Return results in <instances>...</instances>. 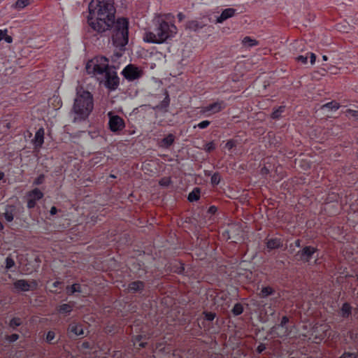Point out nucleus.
Segmentation results:
<instances>
[{
    "label": "nucleus",
    "instance_id": "31",
    "mask_svg": "<svg viewBox=\"0 0 358 358\" xmlns=\"http://www.w3.org/2000/svg\"><path fill=\"white\" fill-rule=\"evenodd\" d=\"M345 115L348 118H354L355 120H358V110L347 109L345 111Z\"/></svg>",
    "mask_w": 358,
    "mask_h": 358
},
{
    "label": "nucleus",
    "instance_id": "43",
    "mask_svg": "<svg viewBox=\"0 0 358 358\" xmlns=\"http://www.w3.org/2000/svg\"><path fill=\"white\" fill-rule=\"evenodd\" d=\"M296 60L303 64H306L308 62V56L299 55L296 57Z\"/></svg>",
    "mask_w": 358,
    "mask_h": 358
},
{
    "label": "nucleus",
    "instance_id": "7",
    "mask_svg": "<svg viewBox=\"0 0 358 358\" xmlns=\"http://www.w3.org/2000/svg\"><path fill=\"white\" fill-rule=\"evenodd\" d=\"M317 251V248L311 245L305 246L296 252L295 257L303 263H309Z\"/></svg>",
    "mask_w": 358,
    "mask_h": 358
},
{
    "label": "nucleus",
    "instance_id": "22",
    "mask_svg": "<svg viewBox=\"0 0 358 358\" xmlns=\"http://www.w3.org/2000/svg\"><path fill=\"white\" fill-rule=\"evenodd\" d=\"M352 308L350 303H344L341 308V315L343 318H348L352 313Z\"/></svg>",
    "mask_w": 358,
    "mask_h": 358
},
{
    "label": "nucleus",
    "instance_id": "52",
    "mask_svg": "<svg viewBox=\"0 0 358 358\" xmlns=\"http://www.w3.org/2000/svg\"><path fill=\"white\" fill-rule=\"evenodd\" d=\"M6 43H11L13 42V38L10 36H8L7 34L3 39Z\"/></svg>",
    "mask_w": 358,
    "mask_h": 358
},
{
    "label": "nucleus",
    "instance_id": "30",
    "mask_svg": "<svg viewBox=\"0 0 358 358\" xmlns=\"http://www.w3.org/2000/svg\"><path fill=\"white\" fill-rule=\"evenodd\" d=\"M243 312V307L241 303H237L234 305L232 309V313L234 315L238 316Z\"/></svg>",
    "mask_w": 358,
    "mask_h": 358
},
{
    "label": "nucleus",
    "instance_id": "58",
    "mask_svg": "<svg viewBox=\"0 0 358 358\" xmlns=\"http://www.w3.org/2000/svg\"><path fill=\"white\" fill-rule=\"evenodd\" d=\"M322 59H323V61H327V60H328V57H327V56H326V55H323V56H322Z\"/></svg>",
    "mask_w": 358,
    "mask_h": 358
},
{
    "label": "nucleus",
    "instance_id": "40",
    "mask_svg": "<svg viewBox=\"0 0 358 358\" xmlns=\"http://www.w3.org/2000/svg\"><path fill=\"white\" fill-rule=\"evenodd\" d=\"M19 338V335L17 334H13L6 336V340L9 343H13Z\"/></svg>",
    "mask_w": 358,
    "mask_h": 358
},
{
    "label": "nucleus",
    "instance_id": "62",
    "mask_svg": "<svg viewBox=\"0 0 358 358\" xmlns=\"http://www.w3.org/2000/svg\"><path fill=\"white\" fill-rule=\"evenodd\" d=\"M110 176L111 178H115V176L114 175H112V174H111Z\"/></svg>",
    "mask_w": 358,
    "mask_h": 358
},
{
    "label": "nucleus",
    "instance_id": "11",
    "mask_svg": "<svg viewBox=\"0 0 358 358\" xmlns=\"http://www.w3.org/2000/svg\"><path fill=\"white\" fill-rule=\"evenodd\" d=\"M122 74L129 81H133L141 76L142 71L138 67L130 64L122 70Z\"/></svg>",
    "mask_w": 358,
    "mask_h": 358
},
{
    "label": "nucleus",
    "instance_id": "6",
    "mask_svg": "<svg viewBox=\"0 0 358 358\" xmlns=\"http://www.w3.org/2000/svg\"><path fill=\"white\" fill-rule=\"evenodd\" d=\"M108 117L109 129L114 133H118L122 131L125 127L124 120L113 112L110 111L107 114Z\"/></svg>",
    "mask_w": 358,
    "mask_h": 358
},
{
    "label": "nucleus",
    "instance_id": "25",
    "mask_svg": "<svg viewBox=\"0 0 358 358\" xmlns=\"http://www.w3.org/2000/svg\"><path fill=\"white\" fill-rule=\"evenodd\" d=\"M14 212H15V207L14 206H8L6 208V211L3 213L4 217L6 220L8 222H10L14 219Z\"/></svg>",
    "mask_w": 358,
    "mask_h": 358
},
{
    "label": "nucleus",
    "instance_id": "17",
    "mask_svg": "<svg viewBox=\"0 0 358 358\" xmlns=\"http://www.w3.org/2000/svg\"><path fill=\"white\" fill-rule=\"evenodd\" d=\"M266 247L269 250L278 249L282 247V241L279 238L268 239L266 243Z\"/></svg>",
    "mask_w": 358,
    "mask_h": 358
},
{
    "label": "nucleus",
    "instance_id": "36",
    "mask_svg": "<svg viewBox=\"0 0 358 358\" xmlns=\"http://www.w3.org/2000/svg\"><path fill=\"white\" fill-rule=\"evenodd\" d=\"M339 358H358L357 352L345 351Z\"/></svg>",
    "mask_w": 358,
    "mask_h": 358
},
{
    "label": "nucleus",
    "instance_id": "50",
    "mask_svg": "<svg viewBox=\"0 0 358 358\" xmlns=\"http://www.w3.org/2000/svg\"><path fill=\"white\" fill-rule=\"evenodd\" d=\"M7 34V30H1L0 29V41H3L4 39L5 36Z\"/></svg>",
    "mask_w": 358,
    "mask_h": 358
},
{
    "label": "nucleus",
    "instance_id": "56",
    "mask_svg": "<svg viewBox=\"0 0 358 358\" xmlns=\"http://www.w3.org/2000/svg\"><path fill=\"white\" fill-rule=\"evenodd\" d=\"M146 345H147V343L146 342H141V343H139V347L141 348H145Z\"/></svg>",
    "mask_w": 358,
    "mask_h": 358
},
{
    "label": "nucleus",
    "instance_id": "13",
    "mask_svg": "<svg viewBox=\"0 0 358 358\" xmlns=\"http://www.w3.org/2000/svg\"><path fill=\"white\" fill-rule=\"evenodd\" d=\"M69 334H73V336H78L84 334L83 325L80 323L73 322L69 324L68 327Z\"/></svg>",
    "mask_w": 358,
    "mask_h": 358
},
{
    "label": "nucleus",
    "instance_id": "1",
    "mask_svg": "<svg viewBox=\"0 0 358 358\" xmlns=\"http://www.w3.org/2000/svg\"><path fill=\"white\" fill-rule=\"evenodd\" d=\"M88 10L89 28L97 34L110 29L113 45L120 50L124 48L129 41V20L123 17L115 20L113 0H92Z\"/></svg>",
    "mask_w": 358,
    "mask_h": 358
},
{
    "label": "nucleus",
    "instance_id": "32",
    "mask_svg": "<svg viewBox=\"0 0 358 358\" xmlns=\"http://www.w3.org/2000/svg\"><path fill=\"white\" fill-rule=\"evenodd\" d=\"M324 107L329 108L331 110H336L340 108V104L336 101H330L324 105Z\"/></svg>",
    "mask_w": 358,
    "mask_h": 358
},
{
    "label": "nucleus",
    "instance_id": "46",
    "mask_svg": "<svg viewBox=\"0 0 358 358\" xmlns=\"http://www.w3.org/2000/svg\"><path fill=\"white\" fill-rule=\"evenodd\" d=\"M270 171L269 169L266 167V166H263L262 169H261V171H260V173L261 175H262L263 176H267L268 173H269Z\"/></svg>",
    "mask_w": 358,
    "mask_h": 358
},
{
    "label": "nucleus",
    "instance_id": "45",
    "mask_svg": "<svg viewBox=\"0 0 358 358\" xmlns=\"http://www.w3.org/2000/svg\"><path fill=\"white\" fill-rule=\"evenodd\" d=\"M62 210L57 209L55 206H52L50 210V215L53 217L56 215L58 213H61Z\"/></svg>",
    "mask_w": 358,
    "mask_h": 358
},
{
    "label": "nucleus",
    "instance_id": "54",
    "mask_svg": "<svg viewBox=\"0 0 358 358\" xmlns=\"http://www.w3.org/2000/svg\"><path fill=\"white\" fill-rule=\"evenodd\" d=\"M105 331L107 333V334H110V333H112L113 332V327H109V326H107L105 329Z\"/></svg>",
    "mask_w": 358,
    "mask_h": 358
},
{
    "label": "nucleus",
    "instance_id": "5",
    "mask_svg": "<svg viewBox=\"0 0 358 358\" xmlns=\"http://www.w3.org/2000/svg\"><path fill=\"white\" fill-rule=\"evenodd\" d=\"M289 320L288 317L283 316L280 323L272 327L271 333L276 335L279 338L288 336L291 334L292 327L289 324Z\"/></svg>",
    "mask_w": 358,
    "mask_h": 358
},
{
    "label": "nucleus",
    "instance_id": "49",
    "mask_svg": "<svg viewBox=\"0 0 358 358\" xmlns=\"http://www.w3.org/2000/svg\"><path fill=\"white\" fill-rule=\"evenodd\" d=\"M308 55H310V62L311 64H314L316 60V55L313 52H309Z\"/></svg>",
    "mask_w": 358,
    "mask_h": 358
},
{
    "label": "nucleus",
    "instance_id": "12",
    "mask_svg": "<svg viewBox=\"0 0 358 358\" xmlns=\"http://www.w3.org/2000/svg\"><path fill=\"white\" fill-rule=\"evenodd\" d=\"M236 13V10L233 8H227L222 10L220 16L216 19V23L221 24L225 20L234 17Z\"/></svg>",
    "mask_w": 358,
    "mask_h": 358
},
{
    "label": "nucleus",
    "instance_id": "39",
    "mask_svg": "<svg viewBox=\"0 0 358 358\" xmlns=\"http://www.w3.org/2000/svg\"><path fill=\"white\" fill-rule=\"evenodd\" d=\"M210 124V122L208 120H203L199 122L197 125L194 126V128L198 127L201 129H203L207 128Z\"/></svg>",
    "mask_w": 358,
    "mask_h": 358
},
{
    "label": "nucleus",
    "instance_id": "14",
    "mask_svg": "<svg viewBox=\"0 0 358 358\" xmlns=\"http://www.w3.org/2000/svg\"><path fill=\"white\" fill-rule=\"evenodd\" d=\"M175 139V136L169 134L158 141V145L163 149H169L174 143Z\"/></svg>",
    "mask_w": 358,
    "mask_h": 358
},
{
    "label": "nucleus",
    "instance_id": "47",
    "mask_svg": "<svg viewBox=\"0 0 358 358\" xmlns=\"http://www.w3.org/2000/svg\"><path fill=\"white\" fill-rule=\"evenodd\" d=\"M217 211V208L215 206H211L208 210V213L210 215H214Z\"/></svg>",
    "mask_w": 358,
    "mask_h": 358
},
{
    "label": "nucleus",
    "instance_id": "34",
    "mask_svg": "<svg viewBox=\"0 0 358 358\" xmlns=\"http://www.w3.org/2000/svg\"><path fill=\"white\" fill-rule=\"evenodd\" d=\"M221 180V176L219 173L216 172L210 178V182L213 185H217Z\"/></svg>",
    "mask_w": 358,
    "mask_h": 358
},
{
    "label": "nucleus",
    "instance_id": "37",
    "mask_svg": "<svg viewBox=\"0 0 358 358\" xmlns=\"http://www.w3.org/2000/svg\"><path fill=\"white\" fill-rule=\"evenodd\" d=\"M236 145L237 141L236 140L230 139L226 143L225 148L229 150H231L234 148L236 146Z\"/></svg>",
    "mask_w": 358,
    "mask_h": 358
},
{
    "label": "nucleus",
    "instance_id": "33",
    "mask_svg": "<svg viewBox=\"0 0 358 358\" xmlns=\"http://www.w3.org/2000/svg\"><path fill=\"white\" fill-rule=\"evenodd\" d=\"M5 264H6V266H5L6 269L10 270L11 268H13L15 265V263L14 259L10 256H8L6 258Z\"/></svg>",
    "mask_w": 358,
    "mask_h": 358
},
{
    "label": "nucleus",
    "instance_id": "28",
    "mask_svg": "<svg viewBox=\"0 0 358 358\" xmlns=\"http://www.w3.org/2000/svg\"><path fill=\"white\" fill-rule=\"evenodd\" d=\"M22 322L20 317H13L9 322V327L13 330L22 324Z\"/></svg>",
    "mask_w": 358,
    "mask_h": 358
},
{
    "label": "nucleus",
    "instance_id": "64",
    "mask_svg": "<svg viewBox=\"0 0 358 358\" xmlns=\"http://www.w3.org/2000/svg\"><path fill=\"white\" fill-rule=\"evenodd\" d=\"M357 159H358V152H357Z\"/></svg>",
    "mask_w": 358,
    "mask_h": 358
},
{
    "label": "nucleus",
    "instance_id": "48",
    "mask_svg": "<svg viewBox=\"0 0 358 358\" xmlns=\"http://www.w3.org/2000/svg\"><path fill=\"white\" fill-rule=\"evenodd\" d=\"M266 350V346L263 343H261L260 345H258L257 348V352L259 353V354H261L262 352H264V350Z\"/></svg>",
    "mask_w": 358,
    "mask_h": 358
},
{
    "label": "nucleus",
    "instance_id": "44",
    "mask_svg": "<svg viewBox=\"0 0 358 358\" xmlns=\"http://www.w3.org/2000/svg\"><path fill=\"white\" fill-rule=\"evenodd\" d=\"M171 180L169 178H162L159 181V185L162 186L167 187L170 185Z\"/></svg>",
    "mask_w": 358,
    "mask_h": 358
},
{
    "label": "nucleus",
    "instance_id": "26",
    "mask_svg": "<svg viewBox=\"0 0 358 358\" xmlns=\"http://www.w3.org/2000/svg\"><path fill=\"white\" fill-rule=\"evenodd\" d=\"M200 198V189L199 187H195L194 189L189 194L188 200L190 202L197 201Z\"/></svg>",
    "mask_w": 358,
    "mask_h": 358
},
{
    "label": "nucleus",
    "instance_id": "41",
    "mask_svg": "<svg viewBox=\"0 0 358 358\" xmlns=\"http://www.w3.org/2000/svg\"><path fill=\"white\" fill-rule=\"evenodd\" d=\"M55 334L52 331H49L46 334L45 341L46 342L50 343L55 338Z\"/></svg>",
    "mask_w": 358,
    "mask_h": 358
},
{
    "label": "nucleus",
    "instance_id": "55",
    "mask_svg": "<svg viewBox=\"0 0 358 358\" xmlns=\"http://www.w3.org/2000/svg\"><path fill=\"white\" fill-rule=\"evenodd\" d=\"M294 245H295L296 247L300 248L301 247V240L300 239H296L294 241Z\"/></svg>",
    "mask_w": 358,
    "mask_h": 358
},
{
    "label": "nucleus",
    "instance_id": "38",
    "mask_svg": "<svg viewBox=\"0 0 358 358\" xmlns=\"http://www.w3.org/2000/svg\"><path fill=\"white\" fill-rule=\"evenodd\" d=\"M45 181V175L44 174H41L39 175L34 181V185H40L41 184H43Z\"/></svg>",
    "mask_w": 358,
    "mask_h": 358
},
{
    "label": "nucleus",
    "instance_id": "20",
    "mask_svg": "<svg viewBox=\"0 0 358 358\" xmlns=\"http://www.w3.org/2000/svg\"><path fill=\"white\" fill-rule=\"evenodd\" d=\"M73 308V304L63 303L58 307V313L62 315H69Z\"/></svg>",
    "mask_w": 358,
    "mask_h": 358
},
{
    "label": "nucleus",
    "instance_id": "9",
    "mask_svg": "<svg viewBox=\"0 0 358 358\" xmlns=\"http://www.w3.org/2000/svg\"><path fill=\"white\" fill-rule=\"evenodd\" d=\"M38 283L36 280L28 281L24 279L17 280L13 283L14 289L18 292H28L36 289Z\"/></svg>",
    "mask_w": 358,
    "mask_h": 358
},
{
    "label": "nucleus",
    "instance_id": "2",
    "mask_svg": "<svg viewBox=\"0 0 358 358\" xmlns=\"http://www.w3.org/2000/svg\"><path fill=\"white\" fill-rule=\"evenodd\" d=\"M87 73L110 90H115L119 85V78L115 69L109 66L108 59L103 56L95 57L86 64Z\"/></svg>",
    "mask_w": 358,
    "mask_h": 358
},
{
    "label": "nucleus",
    "instance_id": "51",
    "mask_svg": "<svg viewBox=\"0 0 358 358\" xmlns=\"http://www.w3.org/2000/svg\"><path fill=\"white\" fill-rule=\"evenodd\" d=\"M142 338H143V336L142 335H138V336H136L133 338L132 341H133L134 343L135 344L136 343L141 341Z\"/></svg>",
    "mask_w": 358,
    "mask_h": 358
},
{
    "label": "nucleus",
    "instance_id": "24",
    "mask_svg": "<svg viewBox=\"0 0 358 358\" xmlns=\"http://www.w3.org/2000/svg\"><path fill=\"white\" fill-rule=\"evenodd\" d=\"M185 271L184 264L180 262H175L172 264L171 271L182 274Z\"/></svg>",
    "mask_w": 358,
    "mask_h": 358
},
{
    "label": "nucleus",
    "instance_id": "63",
    "mask_svg": "<svg viewBox=\"0 0 358 358\" xmlns=\"http://www.w3.org/2000/svg\"><path fill=\"white\" fill-rule=\"evenodd\" d=\"M357 144H358V138H357Z\"/></svg>",
    "mask_w": 358,
    "mask_h": 358
},
{
    "label": "nucleus",
    "instance_id": "59",
    "mask_svg": "<svg viewBox=\"0 0 358 358\" xmlns=\"http://www.w3.org/2000/svg\"><path fill=\"white\" fill-rule=\"evenodd\" d=\"M178 18L180 20H181L182 19V13H179L178 14Z\"/></svg>",
    "mask_w": 358,
    "mask_h": 358
},
{
    "label": "nucleus",
    "instance_id": "23",
    "mask_svg": "<svg viewBox=\"0 0 358 358\" xmlns=\"http://www.w3.org/2000/svg\"><path fill=\"white\" fill-rule=\"evenodd\" d=\"M285 106H280L278 108H275L271 115V117L273 120H279L282 117V114L285 111Z\"/></svg>",
    "mask_w": 358,
    "mask_h": 358
},
{
    "label": "nucleus",
    "instance_id": "61",
    "mask_svg": "<svg viewBox=\"0 0 358 358\" xmlns=\"http://www.w3.org/2000/svg\"><path fill=\"white\" fill-rule=\"evenodd\" d=\"M319 263V261H318V259H315V260L314 261V264H317Z\"/></svg>",
    "mask_w": 358,
    "mask_h": 358
},
{
    "label": "nucleus",
    "instance_id": "8",
    "mask_svg": "<svg viewBox=\"0 0 358 358\" xmlns=\"http://www.w3.org/2000/svg\"><path fill=\"white\" fill-rule=\"evenodd\" d=\"M44 194L38 188H34L32 190L28 192L26 194L27 208L29 209L34 208L36 206L37 201L41 200Z\"/></svg>",
    "mask_w": 358,
    "mask_h": 358
},
{
    "label": "nucleus",
    "instance_id": "21",
    "mask_svg": "<svg viewBox=\"0 0 358 358\" xmlns=\"http://www.w3.org/2000/svg\"><path fill=\"white\" fill-rule=\"evenodd\" d=\"M66 294L68 295H73L75 293H80L82 292L81 285L79 283H74L71 286H67L66 287Z\"/></svg>",
    "mask_w": 358,
    "mask_h": 358
},
{
    "label": "nucleus",
    "instance_id": "57",
    "mask_svg": "<svg viewBox=\"0 0 358 358\" xmlns=\"http://www.w3.org/2000/svg\"><path fill=\"white\" fill-rule=\"evenodd\" d=\"M4 173L0 172V180H2L4 178Z\"/></svg>",
    "mask_w": 358,
    "mask_h": 358
},
{
    "label": "nucleus",
    "instance_id": "15",
    "mask_svg": "<svg viewBox=\"0 0 358 358\" xmlns=\"http://www.w3.org/2000/svg\"><path fill=\"white\" fill-rule=\"evenodd\" d=\"M145 288V283L140 280L133 281L128 285L127 290L130 293H141Z\"/></svg>",
    "mask_w": 358,
    "mask_h": 358
},
{
    "label": "nucleus",
    "instance_id": "19",
    "mask_svg": "<svg viewBox=\"0 0 358 358\" xmlns=\"http://www.w3.org/2000/svg\"><path fill=\"white\" fill-rule=\"evenodd\" d=\"M275 293V290L271 286L262 287L258 296L259 298L265 299L269 296L273 295Z\"/></svg>",
    "mask_w": 358,
    "mask_h": 358
},
{
    "label": "nucleus",
    "instance_id": "10",
    "mask_svg": "<svg viewBox=\"0 0 358 358\" xmlns=\"http://www.w3.org/2000/svg\"><path fill=\"white\" fill-rule=\"evenodd\" d=\"M227 103L223 100H217L214 103L203 106L201 109L203 114L210 113L211 114L217 113L226 108Z\"/></svg>",
    "mask_w": 358,
    "mask_h": 358
},
{
    "label": "nucleus",
    "instance_id": "3",
    "mask_svg": "<svg viewBox=\"0 0 358 358\" xmlns=\"http://www.w3.org/2000/svg\"><path fill=\"white\" fill-rule=\"evenodd\" d=\"M170 15H159L154 19V28L146 31L143 34V41L149 43L161 44L173 38L178 29L173 22L169 20Z\"/></svg>",
    "mask_w": 358,
    "mask_h": 358
},
{
    "label": "nucleus",
    "instance_id": "27",
    "mask_svg": "<svg viewBox=\"0 0 358 358\" xmlns=\"http://www.w3.org/2000/svg\"><path fill=\"white\" fill-rule=\"evenodd\" d=\"M242 43L245 47L251 48L257 45V41L249 36L243 38Z\"/></svg>",
    "mask_w": 358,
    "mask_h": 358
},
{
    "label": "nucleus",
    "instance_id": "4",
    "mask_svg": "<svg viewBox=\"0 0 358 358\" xmlns=\"http://www.w3.org/2000/svg\"><path fill=\"white\" fill-rule=\"evenodd\" d=\"M94 107L93 96L87 91H78L74 101L72 113L73 122H80L85 120Z\"/></svg>",
    "mask_w": 358,
    "mask_h": 358
},
{
    "label": "nucleus",
    "instance_id": "53",
    "mask_svg": "<svg viewBox=\"0 0 358 358\" xmlns=\"http://www.w3.org/2000/svg\"><path fill=\"white\" fill-rule=\"evenodd\" d=\"M62 283L61 281L57 280L52 283V287L57 288Z\"/></svg>",
    "mask_w": 358,
    "mask_h": 358
},
{
    "label": "nucleus",
    "instance_id": "16",
    "mask_svg": "<svg viewBox=\"0 0 358 358\" xmlns=\"http://www.w3.org/2000/svg\"><path fill=\"white\" fill-rule=\"evenodd\" d=\"M33 142L36 148H41L44 142V129L40 128L35 134Z\"/></svg>",
    "mask_w": 358,
    "mask_h": 358
},
{
    "label": "nucleus",
    "instance_id": "18",
    "mask_svg": "<svg viewBox=\"0 0 358 358\" xmlns=\"http://www.w3.org/2000/svg\"><path fill=\"white\" fill-rule=\"evenodd\" d=\"M170 104V97L167 91L165 92L164 99L153 108L154 110L166 111Z\"/></svg>",
    "mask_w": 358,
    "mask_h": 358
},
{
    "label": "nucleus",
    "instance_id": "29",
    "mask_svg": "<svg viewBox=\"0 0 358 358\" xmlns=\"http://www.w3.org/2000/svg\"><path fill=\"white\" fill-rule=\"evenodd\" d=\"M30 3V0H17L15 3V8L21 10Z\"/></svg>",
    "mask_w": 358,
    "mask_h": 358
},
{
    "label": "nucleus",
    "instance_id": "35",
    "mask_svg": "<svg viewBox=\"0 0 358 358\" xmlns=\"http://www.w3.org/2000/svg\"><path fill=\"white\" fill-rule=\"evenodd\" d=\"M203 149L206 152L210 153L215 149V144L213 141L208 142L204 145Z\"/></svg>",
    "mask_w": 358,
    "mask_h": 358
},
{
    "label": "nucleus",
    "instance_id": "42",
    "mask_svg": "<svg viewBox=\"0 0 358 358\" xmlns=\"http://www.w3.org/2000/svg\"><path fill=\"white\" fill-rule=\"evenodd\" d=\"M205 317L208 321H213L215 317V314L211 312H205Z\"/></svg>",
    "mask_w": 358,
    "mask_h": 358
},
{
    "label": "nucleus",
    "instance_id": "60",
    "mask_svg": "<svg viewBox=\"0 0 358 358\" xmlns=\"http://www.w3.org/2000/svg\"><path fill=\"white\" fill-rule=\"evenodd\" d=\"M3 229V226L1 223V222L0 221V231L2 230Z\"/></svg>",
    "mask_w": 358,
    "mask_h": 358
}]
</instances>
